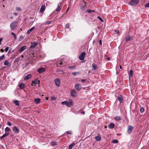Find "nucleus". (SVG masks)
I'll list each match as a JSON object with an SVG mask.
<instances>
[{"instance_id":"1","label":"nucleus","mask_w":149,"mask_h":149,"mask_svg":"<svg viewBox=\"0 0 149 149\" xmlns=\"http://www.w3.org/2000/svg\"><path fill=\"white\" fill-rule=\"evenodd\" d=\"M18 21H15L11 23L10 24V27L11 30H14L18 27Z\"/></svg>"},{"instance_id":"2","label":"nucleus","mask_w":149,"mask_h":149,"mask_svg":"<svg viewBox=\"0 0 149 149\" xmlns=\"http://www.w3.org/2000/svg\"><path fill=\"white\" fill-rule=\"evenodd\" d=\"M139 1V0H131L129 2V4L131 6H134L137 4Z\"/></svg>"},{"instance_id":"3","label":"nucleus","mask_w":149,"mask_h":149,"mask_svg":"<svg viewBox=\"0 0 149 149\" xmlns=\"http://www.w3.org/2000/svg\"><path fill=\"white\" fill-rule=\"evenodd\" d=\"M86 53L84 52H82L81 54L79 56V58L81 61L83 60L84 59V57Z\"/></svg>"},{"instance_id":"4","label":"nucleus","mask_w":149,"mask_h":149,"mask_svg":"<svg viewBox=\"0 0 149 149\" xmlns=\"http://www.w3.org/2000/svg\"><path fill=\"white\" fill-rule=\"evenodd\" d=\"M124 40L126 42L132 40H133L132 37L128 36L125 38Z\"/></svg>"},{"instance_id":"5","label":"nucleus","mask_w":149,"mask_h":149,"mask_svg":"<svg viewBox=\"0 0 149 149\" xmlns=\"http://www.w3.org/2000/svg\"><path fill=\"white\" fill-rule=\"evenodd\" d=\"M55 84L58 86H60L61 84L60 79L59 78L56 79L54 80Z\"/></svg>"},{"instance_id":"6","label":"nucleus","mask_w":149,"mask_h":149,"mask_svg":"<svg viewBox=\"0 0 149 149\" xmlns=\"http://www.w3.org/2000/svg\"><path fill=\"white\" fill-rule=\"evenodd\" d=\"M133 128V127L129 125L128 126L127 132L128 134H130L131 133Z\"/></svg>"},{"instance_id":"7","label":"nucleus","mask_w":149,"mask_h":149,"mask_svg":"<svg viewBox=\"0 0 149 149\" xmlns=\"http://www.w3.org/2000/svg\"><path fill=\"white\" fill-rule=\"evenodd\" d=\"M117 100L119 101L120 103H122L123 101V97L121 95L117 97Z\"/></svg>"},{"instance_id":"8","label":"nucleus","mask_w":149,"mask_h":149,"mask_svg":"<svg viewBox=\"0 0 149 149\" xmlns=\"http://www.w3.org/2000/svg\"><path fill=\"white\" fill-rule=\"evenodd\" d=\"M70 94L72 96L75 97L77 95V93L73 90H72L70 91Z\"/></svg>"},{"instance_id":"9","label":"nucleus","mask_w":149,"mask_h":149,"mask_svg":"<svg viewBox=\"0 0 149 149\" xmlns=\"http://www.w3.org/2000/svg\"><path fill=\"white\" fill-rule=\"evenodd\" d=\"M81 86V85L80 84H76L75 86H74V87L76 88L77 90V91H80L81 90V88H80Z\"/></svg>"},{"instance_id":"10","label":"nucleus","mask_w":149,"mask_h":149,"mask_svg":"<svg viewBox=\"0 0 149 149\" xmlns=\"http://www.w3.org/2000/svg\"><path fill=\"white\" fill-rule=\"evenodd\" d=\"M39 82L40 81L38 79H36L34 81H32L31 85L33 86V85H36L37 84L39 83Z\"/></svg>"},{"instance_id":"11","label":"nucleus","mask_w":149,"mask_h":149,"mask_svg":"<svg viewBox=\"0 0 149 149\" xmlns=\"http://www.w3.org/2000/svg\"><path fill=\"white\" fill-rule=\"evenodd\" d=\"M73 101L72 100H70V102H67L66 105L67 106L70 107L72 105Z\"/></svg>"},{"instance_id":"12","label":"nucleus","mask_w":149,"mask_h":149,"mask_svg":"<svg viewBox=\"0 0 149 149\" xmlns=\"http://www.w3.org/2000/svg\"><path fill=\"white\" fill-rule=\"evenodd\" d=\"M26 47H27L26 46H25V45L21 47L19 49V52L20 53L22 52L24 50H25L26 49Z\"/></svg>"},{"instance_id":"13","label":"nucleus","mask_w":149,"mask_h":149,"mask_svg":"<svg viewBox=\"0 0 149 149\" xmlns=\"http://www.w3.org/2000/svg\"><path fill=\"white\" fill-rule=\"evenodd\" d=\"M31 44L30 46V47L31 48H33L35 47L38 44L37 42H31Z\"/></svg>"},{"instance_id":"14","label":"nucleus","mask_w":149,"mask_h":149,"mask_svg":"<svg viewBox=\"0 0 149 149\" xmlns=\"http://www.w3.org/2000/svg\"><path fill=\"white\" fill-rule=\"evenodd\" d=\"M45 10V5H42L41 6V8L40 10V13H42L44 12Z\"/></svg>"},{"instance_id":"15","label":"nucleus","mask_w":149,"mask_h":149,"mask_svg":"<svg viewBox=\"0 0 149 149\" xmlns=\"http://www.w3.org/2000/svg\"><path fill=\"white\" fill-rule=\"evenodd\" d=\"M19 88L21 89H23L25 87V84L23 83H21L19 85Z\"/></svg>"},{"instance_id":"16","label":"nucleus","mask_w":149,"mask_h":149,"mask_svg":"<svg viewBox=\"0 0 149 149\" xmlns=\"http://www.w3.org/2000/svg\"><path fill=\"white\" fill-rule=\"evenodd\" d=\"M38 71L39 73H42L45 71V69L43 68H39Z\"/></svg>"},{"instance_id":"17","label":"nucleus","mask_w":149,"mask_h":149,"mask_svg":"<svg viewBox=\"0 0 149 149\" xmlns=\"http://www.w3.org/2000/svg\"><path fill=\"white\" fill-rule=\"evenodd\" d=\"M41 100L39 98L35 99L34 100L35 103L36 104H38L40 103Z\"/></svg>"},{"instance_id":"18","label":"nucleus","mask_w":149,"mask_h":149,"mask_svg":"<svg viewBox=\"0 0 149 149\" xmlns=\"http://www.w3.org/2000/svg\"><path fill=\"white\" fill-rule=\"evenodd\" d=\"M13 130L14 132L16 133H18L19 132V130L15 126H14L13 127Z\"/></svg>"},{"instance_id":"19","label":"nucleus","mask_w":149,"mask_h":149,"mask_svg":"<svg viewBox=\"0 0 149 149\" xmlns=\"http://www.w3.org/2000/svg\"><path fill=\"white\" fill-rule=\"evenodd\" d=\"M31 74H29L26 75L24 79L25 80H26L29 79L31 78Z\"/></svg>"},{"instance_id":"20","label":"nucleus","mask_w":149,"mask_h":149,"mask_svg":"<svg viewBox=\"0 0 149 149\" xmlns=\"http://www.w3.org/2000/svg\"><path fill=\"white\" fill-rule=\"evenodd\" d=\"M95 139H96V141H100L101 140V137L99 134L95 138Z\"/></svg>"},{"instance_id":"21","label":"nucleus","mask_w":149,"mask_h":149,"mask_svg":"<svg viewBox=\"0 0 149 149\" xmlns=\"http://www.w3.org/2000/svg\"><path fill=\"white\" fill-rule=\"evenodd\" d=\"M114 124L113 123H111L110 124L108 127H109L110 129H113L114 128Z\"/></svg>"},{"instance_id":"22","label":"nucleus","mask_w":149,"mask_h":149,"mask_svg":"<svg viewBox=\"0 0 149 149\" xmlns=\"http://www.w3.org/2000/svg\"><path fill=\"white\" fill-rule=\"evenodd\" d=\"M92 69L94 70H95V69L97 68V65L95 64L94 63H93L92 64Z\"/></svg>"},{"instance_id":"23","label":"nucleus","mask_w":149,"mask_h":149,"mask_svg":"<svg viewBox=\"0 0 149 149\" xmlns=\"http://www.w3.org/2000/svg\"><path fill=\"white\" fill-rule=\"evenodd\" d=\"M75 143H72V144L69 145V148L68 149H72L73 147L75 145Z\"/></svg>"},{"instance_id":"24","label":"nucleus","mask_w":149,"mask_h":149,"mask_svg":"<svg viewBox=\"0 0 149 149\" xmlns=\"http://www.w3.org/2000/svg\"><path fill=\"white\" fill-rule=\"evenodd\" d=\"M35 29V28L34 27H33L32 28L30 29L27 32V33L28 34H29L33 30H34Z\"/></svg>"},{"instance_id":"25","label":"nucleus","mask_w":149,"mask_h":149,"mask_svg":"<svg viewBox=\"0 0 149 149\" xmlns=\"http://www.w3.org/2000/svg\"><path fill=\"white\" fill-rule=\"evenodd\" d=\"M114 119L117 121H119L121 120V118L120 117H116L114 118Z\"/></svg>"},{"instance_id":"26","label":"nucleus","mask_w":149,"mask_h":149,"mask_svg":"<svg viewBox=\"0 0 149 149\" xmlns=\"http://www.w3.org/2000/svg\"><path fill=\"white\" fill-rule=\"evenodd\" d=\"M86 5H84L83 6H81L80 7V8L82 10H84L86 8Z\"/></svg>"},{"instance_id":"27","label":"nucleus","mask_w":149,"mask_h":149,"mask_svg":"<svg viewBox=\"0 0 149 149\" xmlns=\"http://www.w3.org/2000/svg\"><path fill=\"white\" fill-rule=\"evenodd\" d=\"M61 8L59 4L58 5L57 8L56 9V10L57 12H59L61 10Z\"/></svg>"},{"instance_id":"28","label":"nucleus","mask_w":149,"mask_h":149,"mask_svg":"<svg viewBox=\"0 0 149 149\" xmlns=\"http://www.w3.org/2000/svg\"><path fill=\"white\" fill-rule=\"evenodd\" d=\"M11 34L13 36L14 39L15 40L17 39V36L14 33L12 32L11 33Z\"/></svg>"},{"instance_id":"29","label":"nucleus","mask_w":149,"mask_h":149,"mask_svg":"<svg viewBox=\"0 0 149 149\" xmlns=\"http://www.w3.org/2000/svg\"><path fill=\"white\" fill-rule=\"evenodd\" d=\"M144 111V109L143 107H141L140 109V111L141 113H143Z\"/></svg>"},{"instance_id":"30","label":"nucleus","mask_w":149,"mask_h":149,"mask_svg":"<svg viewBox=\"0 0 149 149\" xmlns=\"http://www.w3.org/2000/svg\"><path fill=\"white\" fill-rule=\"evenodd\" d=\"M133 71L132 70H130V73L129 74V76L130 77H132L133 75Z\"/></svg>"},{"instance_id":"31","label":"nucleus","mask_w":149,"mask_h":149,"mask_svg":"<svg viewBox=\"0 0 149 149\" xmlns=\"http://www.w3.org/2000/svg\"><path fill=\"white\" fill-rule=\"evenodd\" d=\"M14 103L16 104V106H19V101L17 100H15L14 102Z\"/></svg>"},{"instance_id":"32","label":"nucleus","mask_w":149,"mask_h":149,"mask_svg":"<svg viewBox=\"0 0 149 149\" xmlns=\"http://www.w3.org/2000/svg\"><path fill=\"white\" fill-rule=\"evenodd\" d=\"M72 74L74 76H76L77 74H80V73L79 72H72Z\"/></svg>"},{"instance_id":"33","label":"nucleus","mask_w":149,"mask_h":149,"mask_svg":"<svg viewBox=\"0 0 149 149\" xmlns=\"http://www.w3.org/2000/svg\"><path fill=\"white\" fill-rule=\"evenodd\" d=\"M19 60H20V57H18V58H17L14 60V62L15 63H18V62H19Z\"/></svg>"},{"instance_id":"34","label":"nucleus","mask_w":149,"mask_h":149,"mask_svg":"<svg viewBox=\"0 0 149 149\" xmlns=\"http://www.w3.org/2000/svg\"><path fill=\"white\" fill-rule=\"evenodd\" d=\"M62 64H63V63L62 62L60 61L57 63V67H59L58 66V65H62Z\"/></svg>"},{"instance_id":"35","label":"nucleus","mask_w":149,"mask_h":149,"mask_svg":"<svg viewBox=\"0 0 149 149\" xmlns=\"http://www.w3.org/2000/svg\"><path fill=\"white\" fill-rule=\"evenodd\" d=\"M52 21H47L45 22V24H49L52 23Z\"/></svg>"},{"instance_id":"36","label":"nucleus","mask_w":149,"mask_h":149,"mask_svg":"<svg viewBox=\"0 0 149 149\" xmlns=\"http://www.w3.org/2000/svg\"><path fill=\"white\" fill-rule=\"evenodd\" d=\"M95 12V10H88L86 11V12H88V13H90L91 12Z\"/></svg>"},{"instance_id":"37","label":"nucleus","mask_w":149,"mask_h":149,"mask_svg":"<svg viewBox=\"0 0 149 149\" xmlns=\"http://www.w3.org/2000/svg\"><path fill=\"white\" fill-rule=\"evenodd\" d=\"M65 134H72V132L71 131H69L65 132Z\"/></svg>"},{"instance_id":"38","label":"nucleus","mask_w":149,"mask_h":149,"mask_svg":"<svg viewBox=\"0 0 149 149\" xmlns=\"http://www.w3.org/2000/svg\"><path fill=\"white\" fill-rule=\"evenodd\" d=\"M10 128L8 127H6L5 129V132H9L10 131Z\"/></svg>"},{"instance_id":"39","label":"nucleus","mask_w":149,"mask_h":149,"mask_svg":"<svg viewBox=\"0 0 149 149\" xmlns=\"http://www.w3.org/2000/svg\"><path fill=\"white\" fill-rule=\"evenodd\" d=\"M9 133H4L3 135L2 136H3V137H4V138L6 136H8V135H9Z\"/></svg>"},{"instance_id":"40","label":"nucleus","mask_w":149,"mask_h":149,"mask_svg":"<svg viewBox=\"0 0 149 149\" xmlns=\"http://www.w3.org/2000/svg\"><path fill=\"white\" fill-rule=\"evenodd\" d=\"M118 140H114L112 141V143H118Z\"/></svg>"},{"instance_id":"41","label":"nucleus","mask_w":149,"mask_h":149,"mask_svg":"<svg viewBox=\"0 0 149 149\" xmlns=\"http://www.w3.org/2000/svg\"><path fill=\"white\" fill-rule=\"evenodd\" d=\"M5 56L4 55H3L2 56H0V61H2L4 58Z\"/></svg>"},{"instance_id":"42","label":"nucleus","mask_w":149,"mask_h":149,"mask_svg":"<svg viewBox=\"0 0 149 149\" xmlns=\"http://www.w3.org/2000/svg\"><path fill=\"white\" fill-rule=\"evenodd\" d=\"M75 66H69L68 67V68L70 69H74L75 68Z\"/></svg>"},{"instance_id":"43","label":"nucleus","mask_w":149,"mask_h":149,"mask_svg":"<svg viewBox=\"0 0 149 149\" xmlns=\"http://www.w3.org/2000/svg\"><path fill=\"white\" fill-rule=\"evenodd\" d=\"M8 61L6 60L4 62V65H8Z\"/></svg>"},{"instance_id":"44","label":"nucleus","mask_w":149,"mask_h":149,"mask_svg":"<svg viewBox=\"0 0 149 149\" xmlns=\"http://www.w3.org/2000/svg\"><path fill=\"white\" fill-rule=\"evenodd\" d=\"M51 145L52 146H55L56 145V142L55 141H54L51 143Z\"/></svg>"},{"instance_id":"45","label":"nucleus","mask_w":149,"mask_h":149,"mask_svg":"<svg viewBox=\"0 0 149 149\" xmlns=\"http://www.w3.org/2000/svg\"><path fill=\"white\" fill-rule=\"evenodd\" d=\"M67 101H64L62 102L61 104L63 105L65 104L66 105V103H67Z\"/></svg>"},{"instance_id":"46","label":"nucleus","mask_w":149,"mask_h":149,"mask_svg":"<svg viewBox=\"0 0 149 149\" xmlns=\"http://www.w3.org/2000/svg\"><path fill=\"white\" fill-rule=\"evenodd\" d=\"M97 18L100 20L102 22H103V20L99 16H98Z\"/></svg>"},{"instance_id":"47","label":"nucleus","mask_w":149,"mask_h":149,"mask_svg":"<svg viewBox=\"0 0 149 149\" xmlns=\"http://www.w3.org/2000/svg\"><path fill=\"white\" fill-rule=\"evenodd\" d=\"M145 6L146 8L149 7V2L145 4Z\"/></svg>"},{"instance_id":"48","label":"nucleus","mask_w":149,"mask_h":149,"mask_svg":"<svg viewBox=\"0 0 149 149\" xmlns=\"http://www.w3.org/2000/svg\"><path fill=\"white\" fill-rule=\"evenodd\" d=\"M69 24H66L65 27V28L68 29L69 28Z\"/></svg>"},{"instance_id":"49","label":"nucleus","mask_w":149,"mask_h":149,"mask_svg":"<svg viewBox=\"0 0 149 149\" xmlns=\"http://www.w3.org/2000/svg\"><path fill=\"white\" fill-rule=\"evenodd\" d=\"M7 124L9 126H12V124H11V123L9 121L8 122Z\"/></svg>"},{"instance_id":"50","label":"nucleus","mask_w":149,"mask_h":149,"mask_svg":"<svg viewBox=\"0 0 149 149\" xmlns=\"http://www.w3.org/2000/svg\"><path fill=\"white\" fill-rule=\"evenodd\" d=\"M16 10H18V11L21 10V8L19 7H16Z\"/></svg>"},{"instance_id":"51","label":"nucleus","mask_w":149,"mask_h":149,"mask_svg":"<svg viewBox=\"0 0 149 149\" xmlns=\"http://www.w3.org/2000/svg\"><path fill=\"white\" fill-rule=\"evenodd\" d=\"M9 49V48L8 47H6L5 49V52H7L8 51Z\"/></svg>"},{"instance_id":"52","label":"nucleus","mask_w":149,"mask_h":149,"mask_svg":"<svg viewBox=\"0 0 149 149\" xmlns=\"http://www.w3.org/2000/svg\"><path fill=\"white\" fill-rule=\"evenodd\" d=\"M56 100V98L55 97H51V100Z\"/></svg>"},{"instance_id":"53","label":"nucleus","mask_w":149,"mask_h":149,"mask_svg":"<svg viewBox=\"0 0 149 149\" xmlns=\"http://www.w3.org/2000/svg\"><path fill=\"white\" fill-rule=\"evenodd\" d=\"M105 56H106V58L107 60H108V61H109V60H110V58L109 57H108V58H107V55H105Z\"/></svg>"},{"instance_id":"54","label":"nucleus","mask_w":149,"mask_h":149,"mask_svg":"<svg viewBox=\"0 0 149 149\" xmlns=\"http://www.w3.org/2000/svg\"><path fill=\"white\" fill-rule=\"evenodd\" d=\"M86 81V79H82L81 80V81L82 82H85Z\"/></svg>"},{"instance_id":"55","label":"nucleus","mask_w":149,"mask_h":149,"mask_svg":"<svg viewBox=\"0 0 149 149\" xmlns=\"http://www.w3.org/2000/svg\"><path fill=\"white\" fill-rule=\"evenodd\" d=\"M115 32H116L117 34H119V32L118 31V30H116L115 31Z\"/></svg>"},{"instance_id":"56","label":"nucleus","mask_w":149,"mask_h":149,"mask_svg":"<svg viewBox=\"0 0 149 149\" xmlns=\"http://www.w3.org/2000/svg\"><path fill=\"white\" fill-rule=\"evenodd\" d=\"M81 113L83 114H84L85 112L84 111H82L81 112Z\"/></svg>"},{"instance_id":"57","label":"nucleus","mask_w":149,"mask_h":149,"mask_svg":"<svg viewBox=\"0 0 149 149\" xmlns=\"http://www.w3.org/2000/svg\"><path fill=\"white\" fill-rule=\"evenodd\" d=\"M0 51L1 52H4V50L3 49H0Z\"/></svg>"},{"instance_id":"58","label":"nucleus","mask_w":149,"mask_h":149,"mask_svg":"<svg viewBox=\"0 0 149 149\" xmlns=\"http://www.w3.org/2000/svg\"><path fill=\"white\" fill-rule=\"evenodd\" d=\"M99 42H100V44L101 45H102V41L101 40H100Z\"/></svg>"},{"instance_id":"59","label":"nucleus","mask_w":149,"mask_h":149,"mask_svg":"<svg viewBox=\"0 0 149 149\" xmlns=\"http://www.w3.org/2000/svg\"><path fill=\"white\" fill-rule=\"evenodd\" d=\"M4 138V137H3V136H2L0 137V139H1V140L2 139H3Z\"/></svg>"},{"instance_id":"60","label":"nucleus","mask_w":149,"mask_h":149,"mask_svg":"<svg viewBox=\"0 0 149 149\" xmlns=\"http://www.w3.org/2000/svg\"><path fill=\"white\" fill-rule=\"evenodd\" d=\"M13 14L14 15H15V16H17V13H14Z\"/></svg>"},{"instance_id":"61","label":"nucleus","mask_w":149,"mask_h":149,"mask_svg":"<svg viewBox=\"0 0 149 149\" xmlns=\"http://www.w3.org/2000/svg\"><path fill=\"white\" fill-rule=\"evenodd\" d=\"M3 40L2 38H0V42H1Z\"/></svg>"},{"instance_id":"62","label":"nucleus","mask_w":149,"mask_h":149,"mask_svg":"<svg viewBox=\"0 0 149 149\" xmlns=\"http://www.w3.org/2000/svg\"><path fill=\"white\" fill-rule=\"evenodd\" d=\"M119 68H120V69H122V66H121V65H120V66H119Z\"/></svg>"},{"instance_id":"63","label":"nucleus","mask_w":149,"mask_h":149,"mask_svg":"<svg viewBox=\"0 0 149 149\" xmlns=\"http://www.w3.org/2000/svg\"><path fill=\"white\" fill-rule=\"evenodd\" d=\"M69 10V8H68L66 10V12H67Z\"/></svg>"},{"instance_id":"64","label":"nucleus","mask_w":149,"mask_h":149,"mask_svg":"<svg viewBox=\"0 0 149 149\" xmlns=\"http://www.w3.org/2000/svg\"><path fill=\"white\" fill-rule=\"evenodd\" d=\"M33 23V22H31L30 23V24H32Z\"/></svg>"}]
</instances>
